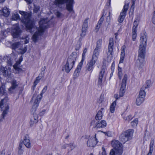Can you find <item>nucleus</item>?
<instances>
[{
	"mask_svg": "<svg viewBox=\"0 0 155 155\" xmlns=\"http://www.w3.org/2000/svg\"><path fill=\"white\" fill-rule=\"evenodd\" d=\"M19 13L22 16L21 21L25 25L28 31L32 33L37 30V31L33 35L32 38L33 41L36 42L42 34L45 29L48 28L47 19L42 18L41 20L39 22V27L37 30L36 27L34 26V22L30 20L31 15V12L19 11Z\"/></svg>",
	"mask_w": 155,
	"mask_h": 155,
	"instance_id": "1",
	"label": "nucleus"
},
{
	"mask_svg": "<svg viewBox=\"0 0 155 155\" xmlns=\"http://www.w3.org/2000/svg\"><path fill=\"white\" fill-rule=\"evenodd\" d=\"M147 38L145 33L141 35L140 44L139 47L138 59L136 61V64L139 69L142 68L145 63L144 57L147 45Z\"/></svg>",
	"mask_w": 155,
	"mask_h": 155,
	"instance_id": "2",
	"label": "nucleus"
},
{
	"mask_svg": "<svg viewBox=\"0 0 155 155\" xmlns=\"http://www.w3.org/2000/svg\"><path fill=\"white\" fill-rule=\"evenodd\" d=\"M77 56V54L75 52H73L68 58L64 66V70L67 73H69L72 68Z\"/></svg>",
	"mask_w": 155,
	"mask_h": 155,
	"instance_id": "3",
	"label": "nucleus"
},
{
	"mask_svg": "<svg viewBox=\"0 0 155 155\" xmlns=\"http://www.w3.org/2000/svg\"><path fill=\"white\" fill-rule=\"evenodd\" d=\"M114 148L110 152V155H121L123 153L122 144L118 140H114L111 142Z\"/></svg>",
	"mask_w": 155,
	"mask_h": 155,
	"instance_id": "4",
	"label": "nucleus"
},
{
	"mask_svg": "<svg viewBox=\"0 0 155 155\" xmlns=\"http://www.w3.org/2000/svg\"><path fill=\"white\" fill-rule=\"evenodd\" d=\"M65 3H67L66 7L68 11L70 13H74L73 9L74 0H55L54 2V4L58 7Z\"/></svg>",
	"mask_w": 155,
	"mask_h": 155,
	"instance_id": "5",
	"label": "nucleus"
},
{
	"mask_svg": "<svg viewBox=\"0 0 155 155\" xmlns=\"http://www.w3.org/2000/svg\"><path fill=\"white\" fill-rule=\"evenodd\" d=\"M134 133L132 129H129L122 133L120 135L119 140L123 143L131 139Z\"/></svg>",
	"mask_w": 155,
	"mask_h": 155,
	"instance_id": "6",
	"label": "nucleus"
},
{
	"mask_svg": "<svg viewBox=\"0 0 155 155\" xmlns=\"http://www.w3.org/2000/svg\"><path fill=\"white\" fill-rule=\"evenodd\" d=\"M127 79V75L125 74L124 75V77L122 80L121 84V86L120 89V94H117L114 95L115 98L116 100L118 99L120 97H122L125 92V89L126 85V82Z\"/></svg>",
	"mask_w": 155,
	"mask_h": 155,
	"instance_id": "7",
	"label": "nucleus"
},
{
	"mask_svg": "<svg viewBox=\"0 0 155 155\" xmlns=\"http://www.w3.org/2000/svg\"><path fill=\"white\" fill-rule=\"evenodd\" d=\"M8 100V97L6 96L0 102V107L2 109V110H3L2 114V118L3 119L7 114V111L9 109L8 105L6 103Z\"/></svg>",
	"mask_w": 155,
	"mask_h": 155,
	"instance_id": "8",
	"label": "nucleus"
},
{
	"mask_svg": "<svg viewBox=\"0 0 155 155\" xmlns=\"http://www.w3.org/2000/svg\"><path fill=\"white\" fill-rule=\"evenodd\" d=\"M42 97L41 95H38L37 96L36 94L35 93L32 98L31 101L33 102L32 107V111L35 112L37 107L38 106L39 103Z\"/></svg>",
	"mask_w": 155,
	"mask_h": 155,
	"instance_id": "9",
	"label": "nucleus"
},
{
	"mask_svg": "<svg viewBox=\"0 0 155 155\" xmlns=\"http://www.w3.org/2000/svg\"><path fill=\"white\" fill-rule=\"evenodd\" d=\"M21 45L20 42H16L13 43L11 46L12 48L14 50H19L18 51L21 54H23L25 53L27 50L26 48L25 47L23 48L21 47Z\"/></svg>",
	"mask_w": 155,
	"mask_h": 155,
	"instance_id": "10",
	"label": "nucleus"
},
{
	"mask_svg": "<svg viewBox=\"0 0 155 155\" xmlns=\"http://www.w3.org/2000/svg\"><path fill=\"white\" fill-rule=\"evenodd\" d=\"M128 8V4H125L123 7L122 12L119 16L118 21L119 23H122L124 21L127 12Z\"/></svg>",
	"mask_w": 155,
	"mask_h": 155,
	"instance_id": "11",
	"label": "nucleus"
},
{
	"mask_svg": "<svg viewBox=\"0 0 155 155\" xmlns=\"http://www.w3.org/2000/svg\"><path fill=\"white\" fill-rule=\"evenodd\" d=\"M106 70V68L105 66H103L99 74L97 82V85L98 87L101 86L102 84V79L105 75V72Z\"/></svg>",
	"mask_w": 155,
	"mask_h": 155,
	"instance_id": "12",
	"label": "nucleus"
},
{
	"mask_svg": "<svg viewBox=\"0 0 155 155\" xmlns=\"http://www.w3.org/2000/svg\"><path fill=\"white\" fill-rule=\"evenodd\" d=\"M114 42L113 39V38H110L109 41L107 53V57L108 58L110 57V58H112L113 57L114 54Z\"/></svg>",
	"mask_w": 155,
	"mask_h": 155,
	"instance_id": "13",
	"label": "nucleus"
},
{
	"mask_svg": "<svg viewBox=\"0 0 155 155\" xmlns=\"http://www.w3.org/2000/svg\"><path fill=\"white\" fill-rule=\"evenodd\" d=\"M20 33V29L18 25H14L12 28L11 34L13 37L16 38L19 37Z\"/></svg>",
	"mask_w": 155,
	"mask_h": 155,
	"instance_id": "14",
	"label": "nucleus"
},
{
	"mask_svg": "<svg viewBox=\"0 0 155 155\" xmlns=\"http://www.w3.org/2000/svg\"><path fill=\"white\" fill-rule=\"evenodd\" d=\"M20 142H21L25 146L28 148H31V142L30 139V137L28 134H26L23 137V140H21Z\"/></svg>",
	"mask_w": 155,
	"mask_h": 155,
	"instance_id": "15",
	"label": "nucleus"
},
{
	"mask_svg": "<svg viewBox=\"0 0 155 155\" xmlns=\"http://www.w3.org/2000/svg\"><path fill=\"white\" fill-rule=\"evenodd\" d=\"M97 61L91 58L87 63L86 67V71L92 72L93 70L94 66Z\"/></svg>",
	"mask_w": 155,
	"mask_h": 155,
	"instance_id": "16",
	"label": "nucleus"
},
{
	"mask_svg": "<svg viewBox=\"0 0 155 155\" xmlns=\"http://www.w3.org/2000/svg\"><path fill=\"white\" fill-rule=\"evenodd\" d=\"M96 134L95 137L93 138L89 139L87 142V146L89 147H94L95 146L98 142L97 139L96 137Z\"/></svg>",
	"mask_w": 155,
	"mask_h": 155,
	"instance_id": "17",
	"label": "nucleus"
},
{
	"mask_svg": "<svg viewBox=\"0 0 155 155\" xmlns=\"http://www.w3.org/2000/svg\"><path fill=\"white\" fill-rule=\"evenodd\" d=\"M33 114V116L30 119V121L29 122V124L31 127H32L34 124L37 123L38 121V115L36 114Z\"/></svg>",
	"mask_w": 155,
	"mask_h": 155,
	"instance_id": "18",
	"label": "nucleus"
},
{
	"mask_svg": "<svg viewBox=\"0 0 155 155\" xmlns=\"http://www.w3.org/2000/svg\"><path fill=\"white\" fill-rule=\"evenodd\" d=\"M82 62H80L78 65L74 73V78H76L79 75V72H80L82 66Z\"/></svg>",
	"mask_w": 155,
	"mask_h": 155,
	"instance_id": "19",
	"label": "nucleus"
},
{
	"mask_svg": "<svg viewBox=\"0 0 155 155\" xmlns=\"http://www.w3.org/2000/svg\"><path fill=\"white\" fill-rule=\"evenodd\" d=\"M9 9L6 7L3 8L2 10L0 11V15L5 17H8L10 14Z\"/></svg>",
	"mask_w": 155,
	"mask_h": 155,
	"instance_id": "20",
	"label": "nucleus"
},
{
	"mask_svg": "<svg viewBox=\"0 0 155 155\" xmlns=\"http://www.w3.org/2000/svg\"><path fill=\"white\" fill-rule=\"evenodd\" d=\"M96 125L95 127L97 128H104L107 125V123L105 121L102 120L101 121H98L96 124Z\"/></svg>",
	"mask_w": 155,
	"mask_h": 155,
	"instance_id": "21",
	"label": "nucleus"
},
{
	"mask_svg": "<svg viewBox=\"0 0 155 155\" xmlns=\"http://www.w3.org/2000/svg\"><path fill=\"white\" fill-rule=\"evenodd\" d=\"M104 111V109L102 108L100 110L95 117V118L96 120H100L102 118L103 114V112Z\"/></svg>",
	"mask_w": 155,
	"mask_h": 155,
	"instance_id": "22",
	"label": "nucleus"
},
{
	"mask_svg": "<svg viewBox=\"0 0 155 155\" xmlns=\"http://www.w3.org/2000/svg\"><path fill=\"white\" fill-rule=\"evenodd\" d=\"M18 86L17 81L15 80H13L12 82V86L9 89V91L10 93H12L13 90H14Z\"/></svg>",
	"mask_w": 155,
	"mask_h": 155,
	"instance_id": "23",
	"label": "nucleus"
},
{
	"mask_svg": "<svg viewBox=\"0 0 155 155\" xmlns=\"http://www.w3.org/2000/svg\"><path fill=\"white\" fill-rule=\"evenodd\" d=\"M100 50L95 48L93 54L92 56V59L95 60H97Z\"/></svg>",
	"mask_w": 155,
	"mask_h": 155,
	"instance_id": "24",
	"label": "nucleus"
},
{
	"mask_svg": "<svg viewBox=\"0 0 155 155\" xmlns=\"http://www.w3.org/2000/svg\"><path fill=\"white\" fill-rule=\"evenodd\" d=\"M16 58V55H15L14 53H12L11 54V57L9 59V61H8V64L9 65L12 66L13 63V59H15Z\"/></svg>",
	"mask_w": 155,
	"mask_h": 155,
	"instance_id": "25",
	"label": "nucleus"
},
{
	"mask_svg": "<svg viewBox=\"0 0 155 155\" xmlns=\"http://www.w3.org/2000/svg\"><path fill=\"white\" fill-rule=\"evenodd\" d=\"M154 139H151L150 140V150L147 154L151 155V154L153 150V146L154 145Z\"/></svg>",
	"mask_w": 155,
	"mask_h": 155,
	"instance_id": "26",
	"label": "nucleus"
},
{
	"mask_svg": "<svg viewBox=\"0 0 155 155\" xmlns=\"http://www.w3.org/2000/svg\"><path fill=\"white\" fill-rule=\"evenodd\" d=\"M104 14L102 15L101 17L100 18L99 21L97 24L96 26V29L97 30V31H98L99 29L100 28L101 24L102 23V22L104 21Z\"/></svg>",
	"mask_w": 155,
	"mask_h": 155,
	"instance_id": "27",
	"label": "nucleus"
},
{
	"mask_svg": "<svg viewBox=\"0 0 155 155\" xmlns=\"http://www.w3.org/2000/svg\"><path fill=\"white\" fill-rule=\"evenodd\" d=\"M20 64V62H16L13 66L14 69L16 71H18V73L21 72L22 71V69L19 67Z\"/></svg>",
	"mask_w": 155,
	"mask_h": 155,
	"instance_id": "28",
	"label": "nucleus"
},
{
	"mask_svg": "<svg viewBox=\"0 0 155 155\" xmlns=\"http://www.w3.org/2000/svg\"><path fill=\"white\" fill-rule=\"evenodd\" d=\"M144 98L138 96L136 101V104L137 105H140L144 101Z\"/></svg>",
	"mask_w": 155,
	"mask_h": 155,
	"instance_id": "29",
	"label": "nucleus"
},
{
	"mask_svg": "<svg viewBox=\"0 0 155 155\" xmlns=\"http://www.w3.org/2000/svg\"><path fill=\"white\" fill-rule=\"evenodd\" d=\"M144 87H142L140 89L138 96L143 97L144 98L146 95V93L145 91V89H144Z\"/></svg>",
	"mask_w": 155,
	"mask_h": 155,
	"instance_id": "30",
	"label": "nucleus"
},
{
	"mask_svg": "<svg viewBox=\"0 0 155 155\" xmlns=\"http://www.w3.org/2000/svg\"><path fill=\"white\" fill-rule=\"evenodd\" d=\"M23 145L21 142H20L19 146L18 147V154L21 155L23 154Z\"/></svg>",
	"mask_w": 155,
	"mask_h": 155,
	"instance_id": "31",
	"label": "nucleus"
},
{
	"mask_svg": "<svg viewBox=\"0 0 155 155\" xmlns=\"http://www.w3.org/2000/svg\"><path fill=\"white\" fill-rule=\"evenodd\" d=\"M116 105V101H114L110 105V110L111 113H113L115 110V107Z\"/></svg>",
	"mask_w": 155,
	"mask_h": 155,
	"instance_id": "32",
	"label": "nucleus"
},
{
	"mask_svg": "<svg viewBox=\"0 0 155 155\" xmlns=\"http://www.w3.org/2000/svg\"><path fill=\"white\" fill-rule=\"evenodd\" d=\"M89 19L88 18H86L84 21L82 25V29H87L88 27V21Z\"/></svg>",
	"mask_w": 155,
	"mask_h": 155,
	"instance_id": "33",
	"label": "nucleus"
},
{
	"mask_svg": "<svg viewBox=\"0 0 155 155\" xmlns=\"http://www.w3.org/2000/svg\"><path fill=\"white\" fill-rule=\"evenodd\" d=\"M102 40L101 39H99L97 42V45L95 48L100 50L101 48Z\"/></svg>",
	"mask_w": 155,
	"mask_h": 155,
	"instance_id": "34",
	"label": "nucleus"
},
{
	"mask_svg": "<svg viewBox=\"0 0 155 155\" xmlns=\"http://www.w3.org/2000/svg\"><path fill=\"white\" fill-rule=\"evenodd\" d=\"M137 31H135L134 29L133 30H132V39L133 41L136 40L137 36Z\"/></svg>",
	"mask_w": 155,
	"mask_h": 155,
	"instance_id": "35",
	"label": "nucleus"
},
{
	"mask_svg": "<svg viewBox=\"0 0 155 155\" xmlns=\"http://www.w3.org/2000/svg\"><path fill=\"white\" fill-rule=\"evenodd\" d=\"M151 84V81L150 80H147L145 84L142 87H144V88L145 89L148 88L150 87Z\"/></svg>",
	"mask_w": 155,
	"mask_h": 155,
	"instance_id": "36",
	"label": "nucleus"
},
{
	"mask_svg": "<svg viewBox=\"0 0 155 155\" xmlns=\"http://www.w3.org/2000/svg\"><path fill=\"white\" fill-rule=\"evenodd\" d=\"M40 75L39 74L38 77H37L34 83V87H35L36 86L37 84L39 83V82L41 78L42 77L40 76Z\"/></svg>",
	"mask_w": 155,
	"mask_h": 155,
	"instance_id": "37",
	"label": "nucleus"
},
{
	"mask_svg": "<svg viewBox=\"0 0 155 155\" xmlns=\"http://www.w3.org/2000/svg\"><path fill=\"white\" fill-rule=\"evenodd\" d=\"M5 91V85L4 84L2 83L0 87V93L3 94Z\"/></svg>",
	"mask_w": 155,
	"mask_h": 155,
	"instance_id": "38",
	"label": "nucleus"
},
{
	"mask_svg": "<svg viewBox=\"0 0 155 155\" xmlns=\"http://www.w3.org/2000/svg\"><path fill=\"white\" fill-rule=\"evenodd\" d=\"M138 123V120L137 118L135 119L131 122V124L133 127L136 126Z\"/></svg>",
	"mask_w": 155,
	"mask_h": 155,
	"instance_id": "39",
	"label": "nucleus"
},
{
	"mask_svg": "<svg viewBox=\"0 0 155 155\" xmlns=\"http://www.w3.org/2000/svg\"><path fill=\"white\" fill-rule=\"evenodd\" d=\"M12 18L14 20H16L19 19V15L18 14H13L12 17Z\"/></svg>",
	"mask_w": 155,
	"mask_h": 155,
	"instance_id": "40",
	"label": "nucleus"
},
{
	"mask_svg": "<svg viewBox=\"0 0 155 155\" xmlns=\"http://www.w3.org/2000/svg\"><path fill=\"white\" fill-rule=\"evenodd\" d=\"M87 31V30L85 29H82L80 35L81 38H83L85 35Z\"/></svg>",
	"mask_w": 155,
	"mask_h": 155,
	"instance_id": "41",
	"label": "nucleus"
},
{
	"mask_svg": "<svg viewBox=\"0 0 155 155\" xmlns=\"http://www.w3.org/2000/svg\"><path fill=\"white\" fill-rule=\"evenodd\" d=\"M134 26L132 28V30H133L134 29L135 31H137V28L138 25L137 22L136 21H135L133 23Z\"/></svg>",
	"mask_w": 155,
	"mask_h": 155,
	"instance_id": "42",
	"label": "nucleus"
},
{
	"mask_svg": "<svg viewBox=\"0 0 155 155\" xmlns=\"http://www.w3.org/2000/svg\"><path fill=\"white\" fill-rule=\"evenodd\" d=\"M34 8L33 9L34 12L37 13L39 11L40 9V7L38 5H34Z\"/></svg>",
	"mask_w": 155,
	"mask_h": 155,
	"instance_id": "43",
	"label": "nucleus"
},
{
	"mask_svg": "<svg viewBox=\"0 0 155 155\" xmlns=\"http://www.w3.org/2000/svg\"><path fill=\"white\" fill-rule=\"evenodd\" d=\"M81 45V44L80 42H78L77 44L76 45L75 48V50L76 51L79 50L80 49Z\"/></svg>",
	"mask_w": 155,
	"mask_h": 155,
	"instance_id": "44",
	"label": "nucleus"
},
{
	"mask_svg": "<svg viewBox=\"0 0 155 155\" xmlns=\"http://www.w3.org/2000/svg\"><path fill=\"white\" fill-rule=\"evenodd\" d=\"M104 100V96H103L101 95L99 98L98 99L97 101L99 103H101Z\"/></svg>",
	"mask_w": 155,
	"mask_h": 155,
	"instance_id": "45",
	"label": "nucleus"
},
{
	"mask_svg": "<svg viewBox=\"0 0 155 155\" xmlns=\"http://www.w3.org/2000/svg\"><path fill=\"white\" fill-rule=\"evenodd\" d=\"M47 88V86H45L43 89H42L41 93L39 95H41V96H42V94H44L46 91Z\"/></svg>",
	"mask_w": 155,
	"mask_h": 155,
	"instance_id": "46",
	"label": "nucleus"
},
{
	"mask_svg": "<svg viewBox=\"0 0 155 155\" xmlns=\"http://www.w3.org/2000/svg\"><path fill=\"white\" fill-rule=\"evenodd\" d=\"M101 132L103 133L105 135H106L108 137H110L111 136V132L110 131H107L106 132H104L102 131H101Z\"/></svg>",
	"mask_w": 155,
	"mask_h": 155,
	"instance_id": "47",
	"label": "nucleus"
},
{
	"mask_svg": "<svg viewBox=\"0 0 155 155\" xmlns=\"http://www.w3.org/2000/svg\"><path fill=\"white\" fill-rule=\"evenodd\" d=\"M132 118H133V117L131 115H129L127 116L126 117V118L124 119H125V120H126L128 121H129L132 119Z\"/></svg>",
	"mask_w": 155,
	"mask_h": 155,
	"instance_id": "48",
	"label": "nucleus"
},
{
	"mask_svg": "<svg viewBox=\"0 0 155 155\" xmlns=\"http://www.w3.org/2000/svg\"><path fill=\"white\" fill-rule=\"evenodd\" d=\"M125 47L124 46H123L122 48V50L121 51V54L123 55H125Z\"/></svg>",
	"mask_w": 155,
	"mask_h": 155,
	"instance_id": "49",
	"label": "nucleus"
},
{
	"mask_svg": "<svg viewBox=\"0 0 155 155\" xmlns=\"http://www.w3.org/2000/svg\"><path fill=\"white\" fill-rule=\"evenodd\" d=\"M69 146L71 148H72L73 149L76 147V145L74 144V143H70L69 144Z\"/></svg>",
	"mask_w": 155,
	"mask_h": 155,
	"instance_id": "50",
	"label": "nucleus"
},
{
	"mask_svg": "<svg viewBox=\"0 0 155 155\" xmlns=\"http://www.w3.org/2000/svg\"><path fill=\"white\" fill-rule=\"evenodd\" d=\"M152 21L153 23L155 25V12H153V14L152 19Z\"/></svg>",
	"mask_w": 155,
	"mask_h": 155,
	"instance_id": "51",
	"label": "nucleus"
},
{
	"mask_svg": "<svg viewBox=\"0 0 155 155\" xmlns=\"http://www.w3.org/2000/svg\"><path fill=\"white\" fill-rule=\"evenodd\" d=\"M124 55H123L121 54L120 58V63H122L123 62L124 59Z\"/></svg>",
	"mask_w": 155,
	"mask_h": 155,
	"instance_id": "52",
	"label": "nucleus"
},
{
	"mask_svg": "<svg viewBox=\"0 0 155 155\" xmlns=\"http://www.w3.org/2000/svg\"><path fill=\"white\" fill-rule=\"evenodd\" d=\"M46 110L45 109L43 110L40 113L39 115L40 116H43L45 113Z\"/></svg>",
	"mask_w": 155,
	"mask_h": 155,
	"instance_id": "53",
	"label": "nucleus"
},
{
	"mask_svg": "<svg viewBox=\"0 0 155 155\" xmlns=\"http://www.w3.org/2000/svg\"><path fill=\"white\" fill-rule=\"evenodd\" d=\"M55 14L58 17H59L61 15V13L59 12H57Z\"/></svg>",
	"mask_w": 155,
	"mask_h": 155,
	"instance_id": "54",
	"label": "nucleus"
},
{
	"mask_svg": "<svg viewBox=\"0 0 155 155\" xmlns=\"http://www.w3.org/2000/svg\"><path fill=\"white\" fill-rule=\"evenodd\" d=\"M122 72H118V77L120 79H121V77L122 76Z\"/></svg>",
	"mask_w": 155,
	"mask_h": 155,
	"instance_id": "55",
	"label": "nucleus"
},
{
	"mask_svg": "<svg viewBox=\"0 0 155 155\" xmlns=\"http://www.w3.org/2000/svg\"><path fill=\"white\" fill-rule=\"evenodd\" d=\"M87 52V49L86 48H85L83 51V53L82 54V55H83V56H85V54Z\"/></svg>",
	"mask_w": 155,
	"mask_h": 155,
	"instance_id": "56",
	"label": "nucleus"
},
{
	"mask_svg": "<svg viewBox=\"0 0 155 155\" xmlns=\"http://www.w3.org/2000/svg\"><path fill=\"white\" fill-rule=\"evenodd\" d=\"M3 75L5 76H6L8 74V71L6 70H5L4 72Z\"/></svg>",
	"mask_w": 155,
	"mask_h": 155,
	"instance_id": "57",
	"label": "nucleus"
},
{
	"mask_svg": "<svg viewBox=\"0 0 155 155\" xmlns=\"http://www.w3.org/2000/svg\"><path fill=\"white\" fill-rule=\"evenodd\" d=\"M25 1L28 4H30L32 3V1L31 0H25Z\"/></svg>",
	"mask_w": 155,
	"mask_h": 155,
	"instance_id": "58",
	"label": "nucleus"
},
{
	"mask_svg": "<svg viewBox=\"0 0 155 155\" xmlns=\"http://www.w3.org/2000/svg\"><path fill=\"white\" fill-rule=\"evenodd\" d=\"M68 144H64L62 146V148L63 149H65L68 146Z\"/></svg>",
	"mask_w": 155,
	"mask_h": 155,
	"instance_id": "59",
	"label": "nucleus"
},
{
	"mask_svg": "<svg viewBox=\"0 0 155 155\" xmlns=\"http://www.w3.org/2000/svg\"><path fill=\"white\" fill-rule=\"evenodd\" d=\"M133 4L131 6V9H134V2H132Z\"/></svg>",
	"mask_w": 155,
	"mask_h": 155,
	"instance_id": "60",
	"label": "nucleus"
},
{
	"mask_svg": "<svg viewBox=\"0 0 155 155\" xmlns=\"http://www.w3.org/2000/svg\"><path fill=\"white\" fill-rule=\"evenodd\" d=\"M85 56H83V55H82V58L81 61V62H82V63H83V62L84 61V60L85 57Z\"/></svg>",
	"mask_w": 155,
	"mask_h": 155,
	"instance_id": "61",
	"label": "nucleus"
},
{
	"mask_svg": "<svg viewBox=\"0 0 155 155\" xmlns=\"http://www.w3.org/2000/svg\"><path fill=\"white\" fill-rule=\"evenodd\" d=\"M102 150H103V152L102 153H104V154H105V151L104 148V147H102ZM104 155H106L104 154Z\"/></svg>",
	"mask_w": 155,
	"mask_h": 155,
	"instance_id": "62",
	"label": "nucleus"
},
{
	"mask_svg": "<svg viewBox=\"0 0 155 155\" xmlns=\"http://www.w3.org/2000/svg\"><path fill=\"white\" fill-rule=\"evenodd\" d=\"M118 72H122L121 71V68L119 67H118Z\"/></svg>",
	"mask_w": 155,
	"mask_h": 155,
	"instance_id": "63",
	"label": "nucleus"
},
{
	"mask_svg": "<svg viewBox=\"0 0 155 155\" xmlns=\"http://www.w3.org/2000/svg\"><path fill=\"white\" fill-rule=\"evenodd\" d=\"M108 1H109L108 7H109L110 4L111 0H108Z\"/></svg>",
	"mask_w": 155,
	"mask_h": 155,
	"instance_id": "64",
	"label": "nucleus"
}]
</instances>
